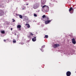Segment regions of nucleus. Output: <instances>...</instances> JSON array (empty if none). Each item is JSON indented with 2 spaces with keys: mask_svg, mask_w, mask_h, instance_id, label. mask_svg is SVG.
I'll use <instances>...</instances> for the list:
<instances>
[{
  "mask_svg": "<svg viewBox=\"0 0 76 76\" xmlns=\"http://www.w3.org/2000/svg\"><path fill=\"white\" fill-rule=\"evenodd\" d=\"M43 21H45V24L46 25H47V24H48V23H50V22H51L52 20H50V18H49V17H47L45 19V20H43Z\"/></svg>",
  "mask_w": 76,
  "mask_h": 76,
  "instance_id": "obj_1",
  "label": "nucleus"
},
{
  "mask_svg": "<svg viewBox=\"0 0 76 76\" xmlns=\"http://www.w3.org/2000/svg\"><path fill=\"white\" fill-rule=\"evenodd\" d=\"M59 46L60 45L58 44H55L53 46V47L54 48H57V47Z\"/></svg>",
  "mask_w": 76,
  "mask_h": 76,
  "instance_id": "obj_2",
  "label": "nucleus"
},
{
  "mask_svg": "<svg viewBox=\"0 0 76 76\" xmlns=\"http://www.w3.org/2000/svg\"><path fill=\"white\" fill-rule=\"evenodd\" d=\"M4 14V11H3V10H0V16H2Z\"/></svg>",
  "mask_w": 76,
  "mask_h": 76,
  "instance_id": "obj_3",
  "label": "nucleus"
},
{
  "mask_svg": "<svg viewBox=\"0 0 76 76\" xmlns=\"http://www.w3.org/2000/svg\"><path fill=\"white\" fill-rule=\"evenodd\" d=\"M66 75L67 76H70L71 75V72L70 71H68L66 73Z\"/></svg>",
  "mask_w": 76,
  "mask_h": 76,
  "instance_id": "obj_4",
  "label": "nucleus"
},
{
  "mask_svg": "<svg viewBox=\"0 0 76 76\" xmlns=\"http://www.w3.org/2000/svg\"><path fill=\"white\" fill-rule=\"evenodd\" d=\"M72 42L73 44H76V41H75V38H73L72 39Z\"/></svg>",
  "mask_w": 76,
  "mask_h": 76,
  "instance_id": "obj_5",
  "label": "nucleus"
},
{
  "mask_svg": "<svg viewBox=\"0 0 76 76\" xmlns=\"http://www.w3.org/2000/svg\"><path fill=\"white\" fill-rule=\"evenodd\" d=\"M17 28H19L18 30H19V31H20V30H21V26L20 25H18L17 26Z\"/></svg>",
  "mask_w": 76,
  "mask_h": 76,
  "instance_id": "obj_6",
  "label": "nucleus"
},
{
  "mask_svg": "<svg viewBox=\"0 0 76 76\" xmlns=\"http://www.w3.org/2000/svg\"><path fill=\"white\" fill-rule=\"evenodd\" d=\"M72 10H73V8L72 7H70L69 8V12H70V13H72V12H71L72 11Z\"/></svg>",
  "mask_w": 76,
  "mask_h": 76,
  "instance_id": "obj_7",
  "label": "nucleus"
},
{
  "mask_svg": "<svg viewBox=\"0 0 76 76\" xmlns=\"http://www.w3.org/2000/svg\"><path fill=\"white\" fill-rule=\"evenodd\" d=\"M37 40V39H36V37H35L32 39V41H33L34 42H35V41H36Z\"/></svg>",
  "mask_w": 76,
  "mask_h": 76,
  "instance_id": "obj_8",
  "label": "nucleus"
},
{
  "mask_svg": "<svg viewBox=\"0 0 76 76\" xmlns=\"http://www.w3.org/2000/svg\"><path fill=\"white\" fill-rule=\"evenodd\" d=\"M47 7H48V6H46V5H45L42 6V8L45 9V8H46Z\"/></svg>",
  "mask_w": 76,
  "mask_h": 76,
  "instance_id": "obj_9",
  "label": "nucleus"
},
{
  "mask_svg": "<svg viewBox=\"0 0 76 76\" xmlns=\"http://www.w3.org/2000/svg\"><path fill=\"white\" fill-rule=\"evenodd\" d=\"M26 26H27V28H30V25H29L28 24H26Z\"/></svg>",
  "mask_w": 76,
  "mask_h": 76,
  "instance_id": "obj_10",
  "label": "nucleus"
},
{
  "mask_svg": "<svg viewBox=\"0 0 76 76\" xmlns=\"http://www.w3.org/2000/svg\"><path fill=\"white\" fill-rule=\"evenodd\" d=\"M47 17H46V16H45V15H43L42 16V19H44V18H45V19H46V18Z\"/></svg>",
  "mask_w": 76,
  "mask_h": 76,
  "instance_id": "obj_11",
  "label": "nucleus"
},
{
  "mask_svg": "<svg viewBox=\"0 0 76 76\" xmlns=\"http://www.w3.org/2000/svg\"><path fill=\"white\" fill-rule=\"evenodd\" d=\"M44 38H48V36L47 35H45V37H44Z\"/></svg>",
  "mask_w": 76,
  "mask_h": 76,
  "instance_id": "obj_12",
  "label": "nucleus"
},
{
  "mask_svg": "<svg viewBox=\"0 0 76 76\" xmlns=\"http://www.w3.org/2000/svg\"><path fill=\"white\" fill-rule=\"evenodd\" d=\"M19 17L20 19H22V16L20 15H19Z\"/></svg>",
  "mask_w": 76,
  "mask_h": 76,
  "instance_id": "obj_13",
  "label": "nucleus"
},
{
  "mask_svg": "<svg viewBox=\"0 0 76 76\" xmlns=\"http://www.w3.org/2000/svg\"><path fill=\"white\" fill-rule=\"evenodd\" d=\"M13 43H15V42H16V40L15 39H13Z\"/></svg>",
  "mask_w": 76,
  "mask_h": 76,
  "instance_id": "obj_14",
  "label": "nucleus"
},
{
  "mask_svg": "<svg viewBox=\"0 0 76 76\" xmlns=\"http://www.w3.org/2000/svg\"><path fill=\"white\" fill-rule=\"evenodd\" d=\"M24 19L26 20H28V18L27 17H25L24 18Z\"/></svg>",
  "mask_w": 76,
  "mask_h": 76,
  "instance_id": "obj_15",
  "label": "nucleus"
},
{
  "mask_svg": "<svg viewBox=\"0 0 76 76\" xmlns=\"http://www.w3.org/2000/svg\"><path fill=\"white\" fill-rule=\"evenodd\" d=\"M48 9H49V7H48L45 8V10H47Z\"/></svg>",
  "mask_w": 76,
  "mask_h": 76,
  "instance_id": "obj_16",
  "label": "nucleus"
},
{
  "mask_svg": "<svg viewBox=\"0 0 76 76\" xmlns=\"http://www.w3.org/2000/svg\"><path fill=\"white\" fill-rule=\"evenodd\" d=\"M34 17H37V14H34Z\"/></svg>",
  "mask_w": 76,
  "mask_h": 76,
  "instance_id": "obj_17",
  "label": "nucleus"
},
{
  "mask_svg": "<svg viewBox=\"0 0 76 76\" xmlns=\"http://www.w3.org/2000/svg\"><path fill=\"white\" fill-rule=\"evenodd\" d=\"M2 34H4L5 33V32H4V31H2L1 32Z\"/></svg>",
  "mask_w": 76,
  "mask_h": 76,
  "instance_id": "obj_18",
  "label": "nucleus"
},
{
  "mask_svg": "<svg viewBox=\"0 0 76 76\" xmlns=\"http://www.w3.org/2000/svg\"><path fill=\"white\" fill-rule=\"evenodd\" d=\"M28 38H29V39H31V36H28Z\"/></svg>",
  "mask_w": 76,
  "mask_h": 76,
  "instance_id": "obj_19",
  "label": "nucleus"
},
{
  "mask_svg": "<svg viewBox=\"0 0 76 76\" xmlns=\"http://www.w3.org/2000/svg\"><path fill=\"white\" fill-rule=\"evenodd\" d=\"M45 47V45H43L42 47V48H44Z\"/></svg>",
  "mask_w": 76,
  "mask_h": 76,
  "instance_id": "obj_20",
  "label": "nucleus"
},
{
  "mask_svg": "<svg viewBox=\"0 0 76 76\" xmlns=\"http://www.w3.org/2000/svg\"><path fill=\"white\" fill-rule=\"evenodd\" d=\"M30 35H34V34H32V33H30Z\"/></svg>",
  "mask_w": 76,
  "mask_h": 76,
  "instance_id": "obj_21",
  "label": "nucleus"
},
{
  "mask_svg": "<svg viewBox=\"0 0 76 76\" xmlns=\"http://www.w3.org/2000/svg\"><path fill=\"white\" fill-rule=\"evenodd\" d=\"M12 20H13V21H12L13 22H15V20H14V19H12Z\"/></svg>",
  "mask_w": 76,
  "mask_h": 76,
  "instance_id": "obj_22",
  "label": "nucleus"
},
{
  "mask_svg": "<svg viewBox=\"0 0 76 76\" xmlns=\"http://www.w3.org/2000/svg\"><path fill=\"white\" fill-rule=\"evenodd\" d=\"M45 4V2H42V4Z\"/></svg>",
  "mask_w": 76,
  "mask_h": 76,
  "instance_id": "obj_23",
  "label": "nucleus"
},
{
  "mask_svg": "<svg viewBox=\"0 0 76 76\" xmlns=\"http://www.w3.org/2000/svg\"><path fill=\"white\" fill-rule=\"evenodd\" d=\"M41 50L42 52H44V50L41 49Z\"/></svg>",
  "mask_w": 76,
  "mask_h": 76,
  "instance_id": "obj_24",
  "label": "nucleus"
},
{
  "mask_svg": "<svg viewBox=\"0 0 76 76\" xmlns=\"http://www.w3.org/2000/svg\"><path fill=\"white\" fill-rule=\"evenodd\" d=\"M11 31H12V30H13V28H11Z\"/></svg>",
  "mask_w": 76,
  "mask_h": 76,
  "instance_id": "obj_25",
  "label": "nucleus"
},
{
  "mask_svg": "<svg viewBox=\"0 0 76 76\" xmlns=\"http://www.w3.org/2000/svg\"><path fill=\"white\" fill-rule=\"evenodd\" d=\"M45 0H41L42 1H45Z\"/></svg>",
  "mask_w": 76,
  "mask_h": 76,
  "instance_id": "obj_26",
  "label": "nucleus"
},
{
  "mask_svg": "<svg viewBox=\"0 0 76 76\" xmlns=\"http://www.w3.org/2000/svg\"><path fill=\"white\" fill-rule=\"evenodd\" d=\"M6 40H5V39H4V42H6Z\"/></svg>",
  "mask_w": 76,
  "mask_h": 76,
  "instance_id": "obj_27",
  "label": "nucleus"
},
{
  "mask_svg": "<svg viewBox=\"0 0 76 76\" xmlns=\"http://www.w3.org/2000/svg\"><path fill=\"white\" fill-rule=\"evenodd\" d=\"M29 4H26V6H28V5Z\"/></svg>",
  "mask_w": 76,
  "mask_h": 76,
  "instance_id": "obj_28",
  "label": "nucleus"
},
{
  "mask_svg": "<svg viewBox=\"0 0 76 76\" xmlns=\"http://www.w3.org/2000/svg\"><path fill=\"white\" fill-rule=\"evenodd\" d=\"M33 8H34V9H36L34 7H33Z\"/></svg>",
  "mask_w": 76,
  "mask_h": 76,
  "instance_id": "obj_29",
  "label": "nucleus"
},
{
  "mask_svg": "<svg viewBox=\"0 0 76 76\" xmlns=\"http://www.w3.org/2000/svg\"><path fill=\"white\" fill-rule=\"evenodd\" d=\"M16 15H17V14H16Z\"/></svg>",
  "mask_w": 76,
  "mask_h": 76,
  "instance_id": "obj_30",
  "label": "nucleus"
}]
</instances>
